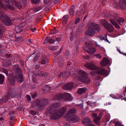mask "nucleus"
I'll return each mask as SVG.
<instances>
[{"mask_svg":"<svg viewBox=\"0 0 126 126\" xmlns=\"http://www.w3.org/2000/svg\"><path fill=\"white\" fill-rule=\"evenodd\" d=\"M60 106L59 103L53 104L47 109L45 112L47 116L51 115V118L52 119L59 118L63 115L66 111V108L63 107L57 111L58 108Z\"/></svg>","mask_w":126,"mask_h":126,"instance_id":"nucleus-1","label":"nucleus"},{"mask_svg":"<svg viewBox=\"0 0 126 126\" xmlns=\"http://www.w3.org/2000/svg\"><path fill=\"white\" fill-rule=\"evenodd\" d=\"M77 75L75 77L76 79H78L81 82L88 84L90 83V79L88 77V74L82 70H79L77 72Z\"/></svg>","mask_w":126,"mask_h":126,"instance_id":"nucleus-2","label":"nucleus"},{"mask_svg":"<svg viewBox=\"0 0 126 126\" xmlns=\"http://www.w3.org/2000/svg\"><path fill=\"white\" fill-rule=\"evenodd\" d=\"M85 65L86 67L91 70L96 71L99 74L108 75L107 70L103 68H99L92 63H87Z\"/></svg>","mask_w":126,"mask_h":126,"instance_id":"nucleus-3","label":"nucleus"},{"mask_svg":"<svg viewBox=\"0 0 126 126\" xmlns=\"http://www.w3.org/2000/svg\"><path fill=\"white\" fill-rule=\"evenodd\" d=\"M110 14L111 18L110 19L111 23L115 26L116 28H120V27L117 23L116 20L120 25H121L124 21V19L122 18L119 17L114 12L111 13Z\"/></svg>","mask_w":126,"mask_h":126,"instance_id":"nucleus-4","label":"nucleus"},{"mask_svg":"<svg viewBox=\"0 0 126 126\" xmlns=\"http://www.w3.org/2000/svg\"><path fill=\"white\" fill-rule=\"evenodd\" d=\"M13 70L15 71L16 77L17 79V81L19 83L22 82L23 79L22 72L18 65L16 64L13 66Z\"/></svg>","mask_w":126,"mask_h":126,"instance_id":"nucleus-5","label":"nucleus"},{"mask_svg":"<svg viewBox=\"0 0 126 126\" xmlns=\"http://www.w3.org/2000/svg\"><path fill=\"white\" fill-rule=\"evenodd\" d=\"M95 30L97 32H99L100 29L97 24H92L89 28L86 31V34L90 36H93L95 33Z\"/></svg>","mask_w":126,"mask_h":126,"instance_id":"nucleus-6","label":"nucleus"},{"mask_svg":"<svg viewBox=\"0 0 126 126\" xmlns=\"http://www.w3.org/2000/svg\"><path fill=\"white\" fill-rule=\"evenodd\" d=\"M48 101L45 99L43 101H40L39 100H35L32 104L33 108H36L37 107L42 109H43L45 106L48 103Z\"/></svg>","mask_w":126,"mask_h":126,"instance_id":"nucleus-7","label":"nucleus"},{"mask_svg":"<svg viewBox=\"0 0 126 126\" xmlns=\"http://www.w3.org/2000/svg\"><path fill=\"white\" fill-rule=\"evenodd\" d=\"M0 19H1L2 22L6 25H8L12 24L9 17L6 15H4L3 13L1 11L0 12Z\"/></svg>","mask_w":126,"mask_h":126,"instance_id":"nucleus-8","label":"nucleus"},{"mask_svg":"<svg viewBox=\"0 0 126 126\" xmlns=\"http://www.w3.org/2000/svg\"><path fill=\"white\" fill-rule=\"evenodd\" d=\"M79 119V117L77 116L76 115H74L68 117L66 120L70 123H74L78 121Z\"/></svg>","mask_w":126,"mask_h":126,"instance_id":"nucleus-9","label":"nucleus"},{"mask_svg":"<svg viewBox=\"0 0 126 126\" xmlns=\"http://www.w3.org/2000/svg\"><path fill=\"white\" fill-rule=\"evenodd\" d=\"M81 122L83 124L86 125L88 126H91V125H93L91 124V120L88 117L84 118L82 120Z\"/></svg>","mask_w":126,"mask_h":126,"instance_id":"nucleus-10","label":"nucleus"},{"mask_svg":"<svg viewBox=\"0 0 126 126\" xmlns=\"http://www.w3.org/2000/svg\"><path fill=\"white\" fill-rule=\"evenodd\" d=\"M4 1L6 7L8 9L12 10L14 9V8L12 1L10 0H4Z\"/></svg>","mask_w":126,"mask_h":126,"instance_id":"nucleus-11","label":"nucleus"},{"mask_svg":"<svg viewBox=\"0 0 126 126\" xmlns=\"http://www.w3.org/2000/svg\"><path fill=\"white\" fill-rule=\"evenodd\" d=\"M100 63L102 66H105L110 63V61L108 58H104L100 62Z\"/></svg>","mask_w":126,"mask_h":126,"instance_id":"nucleus-12","label":"nucleus"},{"mask_svg":"<svg viewBox=\"0 0 126 126\" xmlns=\"http://www.w3.org/2000/svg\"><path fill=\"white\" fill-rule=\"evenodd\" d=\"M120 7L122 9H125L126 7V0H120L119 2Z\"/></svg>","mask_w":126,"mask_h":126,"instance_id":"nucleus-13","label":"nucleus"},{"mask_svg":"<svg viewBox=\"0 0 126 126\" xmlns=\"http://www.w3.org/2000/svg\"><path fill=\"white\" fill-rule=\"evenodd\" d=\"M73 84L72 82L66 84L63 87V89L65 90H69L71 89L73 87Z\"/></svg>","mask_w":126,"mask_h":126,"instance_id":"nucleus-14","label":"nucleus"},{"mask_svg":"<svg viewBox=\"0 0 126 126\" xmlns=\"http://www.w3.org/2000/svg\"><path fill=\"white\" fill-rule=\"evenodd\" d=\"M8 79L9 80L8 83L10 85H12L14 84L15 80L14 77L12 75L10 76V75L8 76Z\"/></svg>","mask_w":126,"mask_h":126,"instance_id":"nucleus-15","label":"nucleus"},{"mask_svg":"<svg viewBox=\"0 0 126 126\" xmlns=\"http://www.w3.org/2000/svg\"><path fill=\"white\" fill-rule=\"evenodd\" d=\"M48 42L51 44H53L54 43V40L52 39H51L48 36L47 37L45 40L44 44H46Z\"/></svg>","mask_w":126,"mask_h":126,"instance_id":"nucleus-16","label":"nucleus"},{"mask_svg":"<svg viewBox=\"0 0 126 126\" xmlns=\"http://www.w3.org/2000/svg\"><path fill=\"white\" fill-rule=\"evenodd\" d=\"M105 28L108 30V32L110 33L113 32L114 29L113 26L110 24H108L107 26L105 27Z\"/></svg>","mask_w":126,"mask_h":126,"instance_id":"nucleus-17","label":"nucleus"},{"mask_svg":"<svg viewBox=\"0 0 126 126\" xmlns=\"http://www.w3.org/2000/svg\"><path fill=\"white\" fill-rule=\"evenodd\" d=\"M87 90V88L85 87L79 88L77 91L78 94H81L84 93L86 92Z\"/></svg>","mask_w":126,"mask_h":126,"instance_id":"nucleus-18","label":"nucleus"},{"mask_svg":"<svg viewBox=\"0 0 126 126\" xmlns=\"http://www.w3.org/2000/svg\"><path fill=\"white\" fill-rule=\"evenodd\" d=\"M10 97V95L8 94L7 96H4L2 99V100H0V102L1 103L2 102L5 103L8 100Z\"/></svg>","mask_w":126,"mask_h":126,"instance_id":"nucleus-19","label":"nucleus"},{"mask_svg":"<svg viewBox=\"0 0 126 126\" xmlns=\"http://www.w3.org/2000/svg\"><path fill=\"white\" fill-rule=\"evenodd\" d=\"M76 112V110L74 108H72L70 110H69L67 113L66 114L68 115H72L74 113H75Z\"/></svg>","mask_w":126,"mask_h":126,"instance_id":"nucleus-20","label":"nucleus"},{"mask_svg":"<svg viewBox=\"0 0 126 126\" xmlns=\"http://www.w3.org/2000/svg\"><path fill=\"white\" fill-rule=\"evenodd\" d=\"M100 22L102 25H103L105 28V27L107 26V25H108V24H110L108 23L105 19H103L100 20Z\"/></svg>","mask_w":126,"mask_h":126,"instance_id":"nucleus-21","label":"nucleus"},{"mask_svg":"<svg viewBox=\"0 0 126 126\" xmlns=\"http://www.w3.org/2000/svg\"><path fill=\"white\" fill-rule=\"evenodd\" d=\"M101 117L100 116H98L97 117L94 118V123L98 126L99 125L100 123V120Z\"/></svg>","mask_w":126,"mask_h":126,"instance_id":"nucleus-22","label":"nucleus"},{"mask_svg":"<svg viewBox=\"0 0 126 126\" xmlns=\"http://www.w3.org/2000/svg\"><path fill=\"white\" fill-rule=\"evenodd\" d=\"M65 95L66 97V99L70 101L72 100V97L70 94L68 93H66L65 94Z\"/></svg>","mask_w":126,"mask_h":126,"instance_id":"nucleus-23","label":"nucleus"},{"mask_svg":"<svg viewBox=\"0 0 126 126\" xmlns=\"http://www.w3.org/2000/svg\"><path fill=\"white\" fill-rule=\"evenodd\" d=\"M95 51V48L93 47H91L88 49V50L87 51V52L89 53L90 54H92Z\"/></svg>","mask_w":126,"mask_h":126,"instance_id":"nucleus-24","label":"nucleus"},{"mask_svg":"<svg viewBox=\"0 0 126 126\" xmlns=\"http://www.w3.org/2000/svg\"><path fill=\"white\" fill-rule=\"evenodd\" d=\"M62 95L61 94H57L55 98V99L57 101L60 100L62 98Z\"/></svg>","mask_w":126,"mask_h":126,"instance_id":"nucleus-25","label":"nucleus"},{"mask_svg":"<svg viewBox=\"0 0 126 126\" xmlns=\"http://www.w3.org/2000/svg\"><path fill=\"white\" fill-rule=\"evenodd\" d=\"M43 75V72L40 71H38L36 72L35 74L36 76L38 77H41Z\"/></svg>","mask_w":126,"mask_h":126,"instance_id":"nucleus-26","label":"nucleus"},{"mask_svg":"<svg viewBox=\"0 0 126 126\" xmlns=\"http://www.w3.org/2000/svg\"><path fill=\"white\" fill-rule=\"evenodd\" d=\"M66 75H67L68 76L69 75L68 74H67L66 72H62L59 75V77L60 78H61L62 77L64 78Z\"/></svg>","mask_w":126,"mask_h":126,"instance_id":"nucleus-27","label":"nucleus"},{"mask_svg":"<svg viewBox=\"0 0 126 126\" xmlns=\"http://www.w3.org/2000/svg\"><path fill=\"white\" fill-rule=\"evenodd\" d=\"M68 17V16L66 15L63 16L62 18L63 23L65 24L66 23L67 19Z\"/></svg>","mask_w":126,"mask_h":126,"instance_id":"nucleus-28","label":"nucleus"},{"mask_svg":"<svg viewBox=\"0 0 126 126\" xmlns=\"http://www.w3.org/2000/svg\"><path fill=\"white\" fill-rule=\"evenodd\" d=\"M74 7V5H73L71 7L70 9L69 10V12L70 15L71 16H73L74 13V11L73 9Z\"/></svg>","mask_w":126,"mask_h":126,"instance_id":"nucleus-29","label":"nucleus"},{"mask_svg":"<svg viewBox=\"0 0 126 126\" xmlns=\"http://www.w3.org/2000/svg\"><path fill=\"white\" fill-rule=\"evenodd\" d=\"M30 57L33 58V60L34 61H35L37 60L38 59V56H36V55L35 53H34L32 54L31 56L29 57V58Z\"/></svg>","mask_w":126,"mask_h":126,"instance_id":"nucleus-30","label":"nucleus"},{"mask_svg":"<svg viewBox=\"0 0 126 126\" xmlns=\"http://www.w3.org/2000/svg\"><path fill=\"white\" fill-rule=\"evenodd\" d=\"M48 48L50 50L54 51L56 50H57L58 49V47L56 46L53 47L52 46H50L48 47Z\"/></svg>","mask_w":126,"mask_h":126,"instance_id":"nucleus-31","label":"nucleus"},{"mask_svg":"<svg viewBox=\"0 0 126 126\" xmlns=\"http://www.w3.org/2000/svg\"><path fill=\"white\" fill-rule=\"evenodd\" d=\"M15 5L18 8L20 9L22 8V5L19 2H15Z\"/></svg>","mask_w":126,"mask_h":126,"instance_id":"nucleus-32","label":"nucleus"},{"mask_svg":"<svg viewBox=\"0 0 126 126\" xmlns=\"http://www.w3.org/2000/svg\"><path fill=\"white\" fill-rule=\"evenodd\" d=\"M4 76L2 74H0V84H2L4 81Z\"/></svg>","mask_w":126,"mask_h":126,"instance_id":"nucleus-33","label":"nucleus"},{"mask_svg":"<svg viewBox=\"0 0 126 126\" xmlns=\"http://www.w3.org/2000/svg\"><path fill=\"white\" fill-rule=\"evenodd\" d=\"M21 28L18 26H16L15 27V30L17 33H18L22 32Z\"/></svg>","mask_w":126,"mask_h":126,"instance_id":"nucleus-34","label":"nucleus"},{"mask_svg":"<svg viewBox=\"0 0 126 126\" xmlns=\"http://www.w3.org/2000/svg\"><path fill=\"white\" fill-rule=\"evenodd\" d=\"M5 111V109L2 107L0 108V114L2 115L3 114Z\"/></svg>","mask_w":126,"mask_h":126,"instance_id":"nucleus-35","label":"nucleus"},{"mask_svg":"<svg viewBox=\"0 0 126 126\" xmlns=\"http://www.w3.org/2000/svg\"><path fill=\"white\" fill-rule=\"evenodd\" d=\"M41 7H39L38 8H36L32 9V11L33 12H36L41 10Z\"/></svg>","mask_w":126,"mask_h":126,"instance_id":"nucleus-36","label":"nucleus"},{"mask_svg":"<svg viewBox=\"0 0 126 126\" xmlns=\"http://www.w3.org/2000/svg\"><path fill=\"white\" fill-rule=\"evenodd\" d=\"M87 103V105L89 106H91L93 104L95 105V102L92 103L91 101H88V102H86Z\"/></svg>","mask_w":126,"mask_h":126,"instance_id":"nucleus-37","label":"nucleus"},{"mask_svg":"<svg viewBox=\"0 0 126 126\" xmlns=\"http://www.w3.org/2000/svg\"><path fill=\"white\" fill-rule=\"evenodd\" d=\"M5 63L7 66H8L11 65V62L10 60H8L6 61Z\"/></svg>","mask_w":126,"mask_h":126,"instance_id":"nucleus-38","label":"nucleus"},{"mask_svg":"<svg viewBox=\"0 0 126 126\" xmlns=\"http://www.w3.org/2000/svg\"><path fill=\"white\" fill-rule=\"evenodd\" d=\"M91 43V42L90 40H87L85 43V45L87 46H90Z\"/></svg>","mask_w":126,"mask_h":126,"instance_id":"nucleus-39","label":"nucleus"},{"mask_svg":"<svg viewBox=\"0 0 126 126\" xmlns=\"http://www.w3.org/2000/svg\"><path fill=\"white\" fill-rule=\"evenodd\" d=\"M82 102V103H81L80 104H78V107H80L81 109H83V102L82 100L81 101Z\"/></svg>","mask_w":126,"mask_h":126,"instance_id":"nucleus-40","label":"nucleus"},{"mask_svg":"<svg viewBox=\"0 0 126 126\" xmlns=\"http://www.w3.org/2000/svg\"><path fill=\"white\" fill-rule=\"evenodd\" d=\"M40 0H32V2L35 4H37L39 2Z\"/></svg>","mask_w":126,"mask_h":126,"instance_id":"nucleus-41","label":"nucleus"},{"mask_svg":"<svg viewBox=\"0 0 126 126\" xmlns=\"http://www.w3.org/2000/svg\"><path fill=\"white\" fill-rule=\"evenodd\" d=\"M2 71L3 73H5L7 76H8V71L6 69L3 68L2 69Z\"/></svg>","mask_w":126,"mask_h":126,"instance_id":"nucleus-42","label":"nucleus"},{"mask_svg":"<svg viewBox=\"0 0 126 126\" xmlns=\"http://www.w3.org/2000/svg\"><path fill=\"white\" fill-rule=\"evenodd\" d=\"M3 27H2L0 25V36H1L2 35V34L3 32Z\"/></svg>","mask_w":126,"mask_h":126,"instance_id":"nucleus-43","label":"nucleus"},{"mask_svg":"<svg viewBox=\"0 0 126 126\" xmlns=\"http://www.w3.org/2000/svg\"><path fill=\"white\" fill-rule=\"evenodd\" d=\"M94 56H95L97 58L100 59L101 58V56L100 54L95 55Z\"/></svg>","mask_w":126,"mask_h":126,"instance_id":"nucleus-44","label":"nucleus"},{"mask_svg":"<svg viewBox=\"0 0 126 126\" xmlns=\"http://www.w3.org/2000/svg\"><path fill=\"white\" fill-rule=\"evenodd\" d=\"M115 126H124L123 125H122L120 123L117 122L116 123L115 125Z\"/></svg>","mask_w":126,"mask_h":126,"instance_id":"nucleus-45","label":"nucleus"},{"mask_svg":"<svg viewBox=\"0 0 126 126\" xmlns=\"http://www.w3.org/2000/svg\"><path fill=\"white\" fill-rule=\"evenodd\" d=\"M80 20V19L79 18H77L76 19L75 22V24H77L79 22Z\"/></svg>","mask_w":126,"mask_h":126,"instance_id":"nucleus-46","label":"nucleus"},{"mask_svg":"<svg viewBox=\"0 0 126 126\" xmlns=\"http://www.w3.org/2000/svg\"><path fill=\"white\" fill-rule=\"evenodd\" d=\"M97 37L99 38L101 40H104L105 39V38L103 37V36L102 35H101L100 36H98Z\"/></svg>","mask_w":126,"mask_h":126,"instance_id":"nucleus-47","label":"nucleus"},{"mask_svg":"<svg viewBox=\"0 0 126 126\" xmlns=\"http://www.w3.org/2000/svg\"><path fill=\"white\" fill-rule=\"evenodd\" d=\"M73 33L72 32L71 33V35L70 37V39L71 41H72L73 40Z\"/></svg>","mask_w":126,"mask_h":126,"instance_id":"nucleus-48","label":"nucleus"},{"mask_svg":"<svg viewBox=\"0 0 126 126\" xmlns=\"http://www.w3.org/2000/svg\"><path fill=\"white\" fill-rule=\"evenodd\" d=\"M46 61L44 59H43L41 61V63L42 64H45L46 63Z\"/></svg>","mask_w":126,"mask_h":126,"instance_id":"nucleus-49","label":"nucleus"},{"mask_svg":"<svg viewBox=\"0 0 126 126\" xmlns=\"http://www.w3.org/2000/svg\"><path fill=\"white\" fill-rule=\"evenodd\" d=\"M61 38L58 37L56 39V41L58 42H59L61 41Z\"/></svg>","mask_w":126,"mask_h":126,"instance_id":"nucleus-50","label":"nucleus"},{"mask_svg":"<svg viewBox=\"0 0 126 126\" xmlns=\"http://www.w3.org/2000/svg\"><path fill=\"white\" fill-rule=\"evenodd\" d=\"M58 32V31L55 29H54L52 30V33L55 34L57 33Z\"/></svg>","mask_w":126,"mask_h":126,"instance_id":"nucleus-51","label":"nucleus"},{"mask_svg":"<svg viewBox=\"0 0 126 126\" xmlns=\"http://www.w3.org/2000/svg\"><path fill=\"white\" fill-rule=\"evenodd\" d=\"M93 116L94 117V118H96L97 117V114L95 113H93Z\"/></svg>","mask_w":126,"mask_h":126,"instance_id":"nucleus-52","label":"nucleus"},{"mask_svg":"<svg viewBox=\"0 0 126 126\" xmlns=\"http://www.w3.org/2000/svg\"><path fill=\"white\" fill-rule=\"evenodd\" d=\"M32 43V41H31V39H29L28 40V44L29 45H30Z\"/></svg>","mask_w":126,"mask_h":126,"instance_id":"nucleus-53","label":"nucleus"},{"mask_svg":"<svg viewBox=\"0 0 126 126\" xmlns=\"http://www.w3.org/2000/svg\"><path fill=\"white\" fill-rule=\"evenodd\" d=\"M31 113L33 115H35L36 114L35 112L33 110L31 111Z\"/></svg>","mask_w":126,"mask_h":126,"instance_id":"nucleus-54","label":"nucleus"},{"mask_svg":"<svg viewBox=\"0 0 126 126\" xmlns=\"http://www.w3.org/2000/svg\"><path fill=\"white\" fill-rule=\"evenodd\" d=\"M27 98L28 100H31V97L29 95H27Z\"/></svg>","mask_w":126,"mask_h":126,"instance_id":"nucleus-55","label":"nucleus"},{"mask_svg":"<svg viewBox=\"0 0 126 126\" xmlns=\"http://www.w3.org/2000/svg\"><path fill=\"white\" fill-rule=\"evenodd\" d=\"M11 96L12 97H17L19 96L17 95H16L15 94V95H11Z\"/></svg>","mask_w":126,"mask_h":126,"instance_id":"nucleus-56","label":"nucleus"},{"mask_svg":"<svg viewBox=\"0 0 126 126\" xmlns=\"http://www.w3.org/2000/svg\"><path fill=\"white\" fill-rule=\"evenodd\" d=\"M15 37H16V40L17 41H19L21 40V38L20 37H16V35L15 36Z\"/></svg>","mask_w":126,"mask_h":126,"instance_id":"nucleus-57","label":"nucleus"},{"mask_svg":"<svg viewBox=\"0 0 126 126\" xmlns=\"http://www.w3.org/2000/svg\"><path fill=\"white\" fill-rule=\"evenodd\" d=\"M36 95V93H35L34 94H32V98H34L35 97Z\"/></svg>","mask_w":126,"mask_h":126,"instance_id":"nucleus-58","label":"nucleus"},{"mask_svg":"<svg viewBox=\"0 0 126 126\" xmlns=\"http://www.w3.org/2000/svg\"><path fill=\"white\" fill-rule=\"evenodd\" d=\"M36 78H35L33 76L32 78V80L34 82H36Z\"/></svg>","mask_w":126,"mask_h":126,"instance_id":"nucleus-59","label":"nucleus"},{"mask_svg":"<svg viewBox=\"0 0 126 126\" xmlns=\"http://www.w3.org/2000/svg\"><path fill=\"white\" fill-rule=\"evenodd\" d=\"M83 48L84 50L86 51L87 52V51L88 50V49H87V48L86 47H83Z\"/></svg>","mask_w":126,"mask_h":126,"instance_id":"nucleus-60","label":"nucleus"},{"mask_svg":"<svg viewBox=\"0 0 126 126\" xmlns=\"http://www.w3.org/2000/svg\"><path fill=\"white\" fill-rule=\"evenodd\" d=\"M3 6L2 4V3L1 1L0 0V8H1Z\"/></svg>","mask_w":126,"mask_h":126,"instance_id":"nucleus-61","label":"nucleus"},{"mask_svg":"<svg viewBox=\"0 0 126 126\" xmlns=\"http://www.w3.org/2000/svg\"><path fill=\"white\" fill-rule=\"evenodd\" d=\"M59 0H55L54 1V2L55 3H56L59 2Z\"/></svg>","mask_w":126,"mask_h":126,"instance_id":"nucleus-62","label":"nucleus"},{"mask_svg":"<svg viewBox=\"0 0 126 126\" xmlns=\"http://www.w3.org/2000/svg\"><path fill=\"white\" fill-rule=\"evenodd\" d=\"M91 74L93 76H94V73L93 72H91Z\"/></svg>","mask_w":126,"mask_h":126,"instance_id":"nucleus-63","label":"nucleus"},{"mask_svg":"<svg viewBox=\"0 0 126 126\" xmlns=\"http://www.w3.org/2000/svg\"><path fill=\"white\" fill-rule=\"evenodd\" d=\"M14 118V117L13 116H10V119L11 120H12Z\"/></svg>","mask_w":126,"mask_h":126,"instance_id":"nucleus-64","label":"nucleus"}]
</instances>
